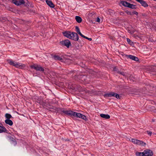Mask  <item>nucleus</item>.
Listing matches in <instances>:
<instances>
[{
	"mask_svg": "<svg viewBox=\"0 0 156 156\" xmlns=\"http://www.w3.org/2000/svg\"><path fill=\"white\" fill-rule=\"evenodd\" d=\"M75 79L80 82H84V83H87L90 81V79L88 76L83 75H80L75 76Z\"/></svg>",
	"mask_w": 156,
	"mask_h": 156,
	"instance_id": "1",
	"label": "nucleus"
},
{
	"mask_svg": "<svg viewBox=\"0 0 156 156\" xmlns=\"http://www.w3.org/2000/svg\"><path fill=\"white\" fill-rule=\"evenodd\" d=\"M104 96L105 97H113L117 99H120L121 98V96H120L119 94L113 92H110L105 94Z\"/></svg>",
	"mask_w": 156,
	"mask_h": 156,
	"instance_id": "2",
	"label": "nucleus"
},
{
	"mask_svg": "<svg viewBox=\"0 0 156 156\" xmlns=\"http://www.w3.org/2000/svg\"><path fill=\"white\" fill-rule=\"evenodd\" d=\"M131 141L134 144L139 145H141L144 147L145 146L146 144V143L144 142L135 139H132Z\"/></svg>",
	"mask_w": 156,
	"mask_h": 156,
	"instance_id": "3",
	"label": "nucleus"
},
{
	"mask_svg": "<svg viewBox=\"0 0 156 156\" xmlns=\"http://www.w3.org/2000/svg\"><path fill=\"white\" fill-rule=\"evenodd\" d=\"M31 69H34L37 71H38L41 72H44V69L43 68L41 67L40 65H37V64H34V65L30 66Z\"/></svg>",
	"mask_w": 156,
	"mask_h": 156,
	"instance_id": "4",
	"label": "nucleus"
},
{
	"mask_svg": "<svg viewBox=\"0 0 156 156\" xmlns=\"http://www.w3.org/2000/svg\"><path fill=\"white\" fill-rule=\"evenodd\" d=\"M61 112L64 113L65 114L67 115H70L71 116H73L74 117H76L77 112L72 111L71 110H65L64 109L61 110Z\"/></svg>",
	"mask_w": 156,
	"mask_h": 156,
	"instance_id": "5",
	"label": "nucleus"
},
{
	"mask_svg": "<svg viewBox=\"0 0 156 156\" xmlns=\"http://www.w3.org/2000/svg\"><path fill=\"white\" fill-rule=\"evenodd\" d=\"M60 44L62 45H64L69 48L70 46L71 45V43L70 41L68 40H65L60 42Z\"/></svg>",
	"mask_w": 156,
	"mask_h": 156,
	"instance_id": "6",
	"label": "nucleus"
},
{
	"mask_svg": "<svg viewBox=\"0 0 156 156\" xmlns=\"http://www.w3.org/2000/svg\"><path fill=\"white\" fill-rule=\"evenodd\" d=\"M8 63L10 65H12L15 66L16 67L19 68L20 66L23 67V65H20V64L18 62H15L14 61H12V60H8Z\"/></svg>",
	"mask_w": 156,
	"mask_h": 156,
	"instance_id": "7",
	"label": "nucleus"
},
{
	"mask_svg": "<svg viewBox=\"0 0 156 156\" xmlns=\"http://www.w3.org/2000/svg\"><path fill=\"white\" fill-rule=\"evenodd\" d=\"M12 2L16 5H19L25 3L24 0H20L19 1L12 0Z\"/></svg>",
	"mask_w": 156,
	"mask_h": 156,
	"instance_id": "8",
	"label": "nucleus"
},
{
	"mask_svg": "<svg viewBox=\"0 0 156 156\" xmlns=\"http://www.w3.org/2000/svg\"><path fill=\"white\" fill-rule=\"evenodd\" d=\"M144 156H152L153 155V153L151 150L149 149H147L144 151Z\"/></svg>",
	"mask_w": 156,
	"mask_h": 156,
	"instance_id": "9",
	"label": "nucleus"
},
{
	"mask_svg": "<svg viewBox=\"0 0 156 156\" xmlns=\"http://www.w3.org/2000/svg\"><path fill=\"white\" fill-rule=\"evenodd\" d=\"M71 39L75 41H77L79 39V36L75 32H72Z\"/></svg>",
	"mask_w": 156,
	"mask_h": 156,
	"instance_id": "10",
	"label": "nucleus"
},
{
	"mask_svg": "<svg viewBox=\"0 0 156 156\" xmlns=\"http://www.w3.org/2000/svg\"><path fill=\"white\" fill-rule=\"evenodd\" d=\"M63 35L68 38L71 39V35L72 34V32L69 31H66L62 33Z\"/></svg>",
	"mask_w": 156,
	"mask_h": 156,
	"instance_id": "11",
	"label": "nucleus"
},
{
	"mask_svg": "<svg viewBox=\"0 0 156 156\" xmlns=\"http://www.w3.org/2000/svg\"><path fill=\"white\" fill-rule=\"evenodd\" d=\"M75 117L81 118L85 121L87 120V118L86 116L85 115L80 113H77Z\"/></svg>",
	"mask_w": 156,
	"mask_h": 156,
	"instance_id": "12",
	"label": "nucleus"
},
{
	"mask_svg": "<svg viewBox=\"0 0 156 156\" xmlns=\"http://www.w3.org/2000/svg\"><path fill=\"white\" fill-rule=\"evenodd\" d=\"M137 2L140 3L141 5L144 7H147L148 5L146 2L143 0H135Z\"/></svg>",
	"mask_w": 156,
	"mask_h": 156,
	"instance_id": "13",
	"label": "nucleus"
},
{
	"mask_svg": "<svg viewBox=\"0 0 156 156\" xmlns=\"http://www.w3.org/2000/svg\"><path fill=\"white\" fill-rule=\"evenodd\" d=\"M126 57L127 58H129L133 60L136 61H138L139 59L138 58L134 55H126Z\"/></svg>",
	"mask_w": 156,
	"mask_h": 156,
	"instance_id": "14",
	"label": "nucleus"
},
{
	"mask_svg": "<svg viewBox=\"0 0 156 156\" xmlns=\"http://www.w3.org/2000/svg\"><path fill=\"white\" fill-rule=\"evenodd\" d=\"M46 2L50 7L54 8L55 7V5L51 0H46Z\"/></svg>",
	"mask_w": 156,
	"mask_h": 156,
	"instance_id": "15",
	"label": "nucleus"
},
{
	"mask_svg": "<svg viewBox=\"0 0 156 156\" xmlns=\"http://www.w3.org/2000/svg\"><path fill=\"white\" fill-rule=\"evenodd\" d=\"M66 90L68 92H71L74 91H76L77 90L80 91V89L81 88H66Z\"/></svg>",
	"mask_w": 156,
	"mask_h": 156,
	"instance_id": "16",
	"label": "nucleus"
},
{
	"mask_svg": "<svg viewBox=\"0 0 156 156\" xmlns=\"http://www.w3.org/2000/svg\"><path fill=\"white\" fill-rule=\"evenodd\" d=\"M7 130L4 126H0V133L3 132L7 133Z\"/></svg>",
	"mask_w": 156,
	"mask_h": 156,
	"instance_id": "17",
	"label": "nucleus"
},
{
	"mask_svg": "<svg viewBox=\"0 0 156 156\" xmlns=\"http://www.w3.org/2000/svg\"><path fill=\"white\" fill-rule=\"evenodd\" d=\"M100 116L103 118L106 119H108L110 118V116L108 114H100Z\"/></svg>",
	"mask_w": 156,
	"mask_h": 156,
	"instance_id": "18",
	"label": "nucleus"
},
{
	"mask_svg": "<svg viewBox=\"0 0 156 156\" xmlns=\"http://www.w3.org/2000/svg\"><path fill=\"white\" fill-rule=\"evenodd\" d=\"M121 3L122 5L128 8L130 4V3L125 1H122L121 2Z\"/></svg>",
	"mask_w": 156,
	"mask_h": 156,
	"instance_id": "19",
	"label": "nucleus"
},
{
	"mask_svg": "<svg viewBox=\"0 0 156 156\" xmlns=\"http://www.w3.org/2000/svg\"><path fill=\"white\" fill-rule=\"evenodd\" d=\"M68 88H82V87L80 85H78L76 86L75 85H74L72 84H69Z\"/></svg>",
	"mask_w": 156,
	"mask_h": 156,
	"instance_id": "20",
	"label": "nucleus"
},
{
	"mask_svg": "<svg viewBox=\"0 0 156 156\" xmlns=\"http://www.w3.org/2000/svg\"><path fill=\"white\" fill-rule=\"evenodd\" d=\"M5 123L9 126H12L13 124L12 121L10 119H6L5 120Z\"/></svg>",
	"mask_w": 156,
	"mask_h": 156,
	"instance_id": "21",
	"label": "nucleus"
},
{
	"mask_svg": "<svg viewBox=\"0 0 156 156\" xmlns=\"http://www.w3.org/2000/svg\"><path fill=\"white\" fill-rule=\"evenodd\" d=\"M52 58L55 60H58V61H61L62 59L61 57L58 55H54L52 57Z\"/></svg>",
	"mask_w": 156,
	"mask_h": 156,
	"instance_id": "22",
	"label": "nucleus"
},
{
	"mask_svg": "<svg viewBox=\"0 0 156 156\" xmlns=\"http://www.w3.org/2000/svg\"><path fill=\"white\" fill-rule=\"evenodd\" d=\"M75 19L77 22L79 23H80L82 20V19L79 16H76Z\"/></svg>",
	"mask_w": 156,
	"mask_h": 156,
	"instance_id": "23",
	"label": "nucleus"
},
{
	"mask_svg": "<svg viewBox=\"0 0 156 156\" xmlns=\"http://www.w3.org/2000/svg\"><path fill=\"white\" fill-rule=\"evenodd\" d=\"M129 8L131 9H136L137 7L136 5L130 3L129 5Z\"/></svg>",
	"mask_w": 156,
	"mask_h": 156,
	"instance_id": "24",
	"label": "nucleus"
},
{
	"mask_svg": "<svg viewBox=\"0 0 156 156\" xmlns=\"http://www.w3.org/2000/svg\"><path fill=\"white\" fill-rule=\"evenodd\" d=\"M135 154L137 156H144V152H136Z\"/></svg>",
	"mask_w": 156,
	"mask_h": 156,
	"instance_id": "25",
	"label": "nucleus"
},
{
	"mask_svg": "<svg viewBox=\"0 0 156 156\" xmlns=\"http://www.w3.org/2000/svg\"><path fill=\"white\" fill-rule=\"evenodd\" d=\"M5 117L7 119H10L12 117V115L9 113H6L5 115Z\"/></svg>",
	"mask_w": 156,
	"mask_h": 156,
	"instance_id": "26",
	"label": "nucleus"
},
{
	"mask_svg": "<svg viewBox=\"0 0 156 156\" xmlns=\"http://www.w3.org/2000/svg\"><path fill=\"white\" fill-rule=\"evenodd\" d=\"M126 39L127 42L129 44L131 45H132L133 44V42L132 41L129 39L127 38Z\"/></svg>",
	"mask_w": 156,
	"mask_h": 156,
	"instance_id": "27",
	"label": "nucleus"
},
{
	"mask_svg": "<svg viewBox=\"0 0 156 156\" xmlns=\"http://www.w3.org/2000/svg\"><path fill=\"white\" fill-rule=\"evenodd\" d=\"M125 12H126L128 15H133V14L132 13V12L130 11H129L128 10H126L125 11Z\"/></svg>",
	"mask_w": 156,
	"mask_h": 156,
	"instance_id": "28",
	"label": "nucleus"
},
{
	"mask_svg": "<svg viewBox=\"0 0 156 156\" xmlns=\"http://www.w3.org/2000/svg\"><path fill=\"white\" fill-rule=\"evenodd\" d=\"M6 18L5 17H0V21L3 22L5 21Z\"/></svg>",
	"mask_w": 156,
	"mask_h": 156,
	"instance_id": "29",
	"label": "nucleus"
},
{
	"mask_svg": "<svg viewBox=\"0 0 156 156\" xmlns=\"http://www.w3.org/2000/svg\"><path fill=\"white\" fill-rule=\"evenodd\" d=\"M75 29H76V32H77V33H78L80 32V29L78 27L76 26Z\"/></svg>",
	"mask_w": 156,
	"mask_h": 156,
	"instance_id": "30",
	"label": "nucleus"
},
{
	"mask_svg": "<svg viewBox=\"0 0 156 156\" xmlns=\"http://www.w3.org/2000/svg\"><path fill=\"white\" fill-rule=\"evenodd\" d=\"M118 73L120 74L121 75H122L123 76H125V73L124 72H120V71H118Z\"/></svg>",
	"mask_w": 156,
	"mask_h": 156,
	"instance_id": "31",
	"label": "nucleus"
},
{
	"mask_svg": "<svg viewBox=\"0 0 156 156\" xmlns=\"http://www.w3.org/2000/svg\"><path fill=\"white\" fill-rule=\"evenodd\" d=\"M147 87H152V88H153L154 87V86H153V85H151L149 83H148V84L147 83Z\"/></svg>",
	"mask_w": 156,
	"mask_h": 156,
	"instance_id": "32",
	"label": "nucleus"
},
{
	"mask_svg": "<svg viewBox=\"0 0 156 156\" xmlns=\"http://www.w3.org/2000/svg\"><path fill=\"white\" fill-rule=\"evenodd\" d=\"M113 70L114 71L116 72L117 73H118V71H119L118 69L115 67L113 68Z\"/></svg>",
	"mask_w": 156,
	"mask_h": 156,
	"instance_id": "33",
	"label": "nucleus"
},
{
	"mask_svg": "<svg viewBox=\"0 0 156 156\" xmlns=\"http://www.w3.org/2000/svg\"><path fill=\"white\" fill-rule=\"evenodd\" d=\"M74 44L75 46L76 47H77L79 48L80 46V45L79 44H78L77 42L74 43Z\"/></svg>",
	"mask_w": 156,
	"mask_h": 156,
	"instance_id": "34",
	"label": "nucleus"
},
{
	"mask_svg": "<svg viewBox=\"0 0 156 156\" xmlns=\"http://www.w3.org/2000/svg\"><path fill=\"white\" fill-rule=\"evenodd\" d=\"M84 38L87 39L88 40H89V41H91L92 40V38H88L85 36H84Z\"/></svg>",
	"mask_w": 156,
	"mask_h": 156,
	"instance_id": "35",
	"label": "nucleus"
},
{
	"mask_svg": "<svg viewBox=\"0 0 156 156\" xmlns=\"http://www.w3.org/2000/svg\"><path fill=\"white\" fill-rule=\"evenodd\" d=\"M132 13L133 14V15L134 14L137 15L138 14V12L136 11L133 12H132Z\"/></svg>",
	"mask_w": 156,
	"mask_h": 156,
	"instance_id": "36",
	"label": "nucleus"
},
{
	"mask_svg": "<svg viewBox=\"0 0 156 156\" xmlns=\"http://www.w3.org/2000/svg\"><path fill=\"white\" fill-rule=\"evenodd\" d=\"M142 15L143 16H144V17H147V16H148V15H147V13H143V14H142Z\"/></svg>",
	"mask_w": 156,
	"mask_h": 156,
	"instance_id": "37",
	"label": "nucleus"
},
{
	"mask_svg": "<svg viewBox=\"0 0 156 156\" xmlns=\"http://www.w3.org/2000/svg\"><path fill=\"white\" fill-rule=\"evenodd\" d=\"M147 133L148 135H149V136H151V134H152V132L151 131H147Z\"/></svg>",
	"mask_w": 156,
	"mask_h": 156,
	"instance_id": "38",
	"label": "nucleus"
},
{
	"mask_svg": "<svg viewBox=\"0 0 156 156\" xmlns=\"http://www.w3.org/2000/svg\"><path fill=\"white\" fill-rule=\"evenodd\" d=\"M81 37H82L84 38L85 36H84V35H83V34H82L80 32L79 33H78Z\"/></svg>",
	"mask_w": 156,
	"mask_h": 156,
	"instance_id": "39",
	"label": "nucleus"
},
{
	"mask_svg": "<svg viewBox=\"0 0 156 156\" xmlns=\"http://www.w3.org/2000/svg\"><path fill=\"white\" fill-rule=\"evenodd\" d=\"M100 19L98 17L96 21L99 23L100 22Z\"/></svg>",
	"mask_w": 156,
	"mask_h": 156,
	"instance_id": "40",
	"label": "nucleus"
},
{
	"mask_svg": "<svg viewBox=\"0 0 156 156\" xmlns=\"http://www.w3.org/2000/svg\"><path fill=\"white\" fill-rule=\"evenodd\" d=\"M38 101H39L38 102H39V103L41 104V103H42V101H41V100H38Z\"/></svg>",
	"mask_w": 156,
	"mask_h": 156,
	"instance_id": "41",
	"label": "nucleus"
},
{
	"mask_svg": "<svg viewBox=\"0 0 156 156\" xmlns=\"http://www.w3.org/2000/svg\"><path fill=\"white\" fill-rule=\"evenodd\" d=\"M12 140H13V141H14V142H16V140H15V139H14Z\"/></svg>",
	"mask_w": 156,
	"mask_h": 156,
	"instance_id": "42",
	"label": "nucleus"
},
{
	"mask_svg": "<svg viewBox=\"0 0 156 156\" xmlns=\"http://www.w3.org/2000/svg\"><path fill=\"white\" fill-rule=\"evenodd\" d=\"M38 98V99H39V100H41V98Z\"/></svg>",
	"mask_w": 156,
	"mask_h": 156,
	"instance_id": "43",
	"label": "nucleus"
},
{
	"mask_svg": "<svg viewBox=\"0 0 156 156\" xmlns=\"http://www.w3.org/2000/svg\"><path fill=\"white\" fill-rule=\"evenodd\" d=\"M73 119L74 120H76V118H73Z\"/></svg>",
	"mask_w": 156,
	"mask_h": 156,
	"instance_id": "44",
	"label": "nucleus"
},
{
	"mask_svg": "<svg viewBox=\"0 0 156 156\" xmlns=\"http://www.w3.org/2000/svg\"><path fill=\"white\" fill-rule=\"evenodd\" d=\"M131 78H132L131 77H130L129 79H131Z\"/></svg>",
	"mask_w": 156,
	"mask_h": 156,
	"instance_id": "45",
	"label": "nucleus"
}]
</instances>
